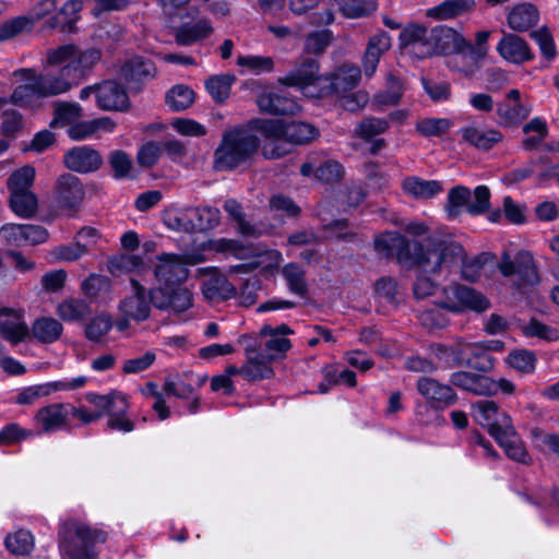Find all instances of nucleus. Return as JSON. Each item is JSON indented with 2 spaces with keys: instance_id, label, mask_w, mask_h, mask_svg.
<instances>
[{
  "instance_id": "f257e3e1",
  "label": "nucleus",
  "mask_w": 559,
  "mask_h": 559,
  "mask_svg": "<svg viewBox=\"0 0 559 559\" xmlns=\"http://www.w3.org/2000/svg\"><path fill=\"white\" fill-rule=\"evenodd\" d=\"M427 249L429 255H417V260L426 265L425 271H448L461 263L463 278L471 282L479 278L484 265L491 260L489 253L466 258L463 246L451 234L441 231L435 233L428 239Z\"/></svg>"
},
{
  "instance_id": "f03ea898",
  "label": "nucleus",
  "mask_w": 559,
  "mask_h": 559,
  "mask_svg": "<svg viewBox=\"0 0 559 559\" xmlns=\"http://www.w3.org/2000/svg\"><path fill=\"white\" fill-rule=\"evenodd\" d=\"M130 290L121 299L119 310L126 319L143 321L148 318L151 306L160 310L183 312L192 306V293L189 289L162 287L147 290L138 280H130Z\"/></svg>"
},
{
  "instance_id": "7ed1b4c3",
  "label": "nucleus",
  "mask_w": 559,
  "mask_h": 559,
  "mask_svg": "<svg viewBox=\"0 0 559 559\" xmlns=\"http://www.w3.org/2000/svg\"><path fill=\"white\" fill-rule=\"evenodd\" d=\"M471 415L480 426L487 428L489 435L504 450L506 454L521 463L528 462V454L522 440L515 432L511 417L490 400H481L472 404Z\"/></svg>"
},
{
  "instance_id": "20e7f679",
  "label": "nucleus",
  "mask_w": 559,
  "mask_h": 559,
  "mask_svg": "<svg viewBox=\"0 0 559 559\" xmlns=\"http://www.w3.org/2000/svg\"><path fill=\"white\" fill-rule=\"evenodd\" d=\"M252 127L264 141L262 152L266 158H278L289 152L288 144H304L318 134L314 127L298 121L258 118L252 119Z\"/></svg>"
},
{
  "instance_id": "39448f33",
  "label": "nucleus",
  "mask_w": 559,
  "mask_h": 559,
  "mask_svg": "<svg viewBox=\"0 0 559 559\" xmlns=\"http://www.w3.org/2000/svg\"><path fill=\"white\" fill-rule=\"evenodd\" d=\"M254 131L258 132L252 127V120L247 127L226 130L214 153V168L230 170L250 159L260 145V139Z\"/></svg>"
},
{
  "instance_id": "423d86ee",
  "label": "nucleus",
  "mask_w": 559,
  "mask_h": 559,
  "mask_svg": "<svg viewBox=\"0 0 559 559\" xmlns=\"http://www.w3.org/2000/svg\"><path fill=\"white\" fill-rule=\"evenodd\" d=\"M163 10L169 15L175 28L177 44L191 46L207 38L213 33L211 22L199 15V11L189 8L190 2H163Z\"/></svg>"
},
{
  "instance_id": "0eeeda50",
  "label": "nucleus",
  "mask_w": 559,
  "mask_h": 559,
  "mask_svg": "<svg viewBox=\"0 0 559 559\" xmlns=\"http://www.w3.org/2000/svg\"><path fill=\"white\" fill-rule=\"evenodd\" d=\"M106 538V533L98 528L70 521L63 527L60 551L64 559H97Z\"/></svg>"
},
{
  "instance_id": "6e6552de",
  "label": "nucleus",
  "mask_w": 559,
  "mask_h": 559,
  "mask_svg": "<svg viewBox=\"0 0 559 559\" xmlns=\"http://www.w3.org/2000/svg\"><path fill=\"white\" fill-rule=\"evenodd\" d=\"M102 51L96 48L79 49L74 45H63L47 51V63L60 66L66 63V74L71 73L80 83L100 61Z\"/></svg>"
},
{
  "instance_id": "1a4fd4ad",
  "label": "nucleus",
  "mask_w": 559,
  "mask_h": 559,
  "mask_svg": "<svg viewBox=\"0 0 559 559\" xmlns=\"http://www.w3.org/2000/svg\"><path fill=\"white\" fill-rule=\"evenodd\" d=\"M433 234L424 239L423 242L411 243L403 235L396 231H385L374 239V250L381 257L395 255L401 263L418 265L425 271L424 263L417 260V255H429L427 241Z\"/></svg>"
},
{
  "instance_id": "9d476101",
  "label": "nucleus",
  "mask_w": 559,
  "mask_h": 559,
  "mask_svg": "<svg viewBox=\"0 0 559 559\" xmlns=\"http://www.w3.org/2000/svg\"><path fill=\"white\" fill-rule=\"evenodd\" d=\"M86 401L93 405L95 413H102V417L105 414L108 415L109 429L124 433L134 429V423L127 417L129 404L126 394L121 392H111L106 395L88 393Z\"/></svg>"
},
{
  "instance_id": "9b49d317",
  "label": "nucleus",
  "mask_w": 559,
  "mask_h": 559,
  "mask_svg": "<svg viewBox=\"0 0 559 559\" xmlns=\"http://www.w3.org/2000/svg\"><path fill=\"white\" fill-rule=\"evenodd\" d=\"M318 71L317 61L308 59L278 81L297 87L307 97H322L328 94V79L319 75Z\"/></svg>"
},
{
  "instance_id": "f8f14e48",
  "label": "nucleus",
  "mask_w": 559,
  "mask_h": 559,
  "mask_svg": "<svg viewBox=\"0 0 559 559\" xmlns=\"http://www.w3.org/2000/svg\"><path fill=\"white\" fill-rule=\"evenodd\" d=\"M213 248L221 252H226L235 255L238 259H246L250 255H254V261L249 264H241L234 267V271L238 272L241 269H255L261 267L264 271L271 272L276 269L282 262V254L277 250H265L263 252L254 254L253 249L242 246L237 240L231 239H218L213 241Z\"/></svg>"
},
{
  "instance_id": "ddd939ff",
  "label": "nucleus",
  "mask_w": 559,
  "mask_h": 559,
  "mask_svg": "<svg viewBox=\"0 0 559 559\" xmlns=\"http://www.w3.org/2000/svg\"><path fill=\"white\" fill-rule=\"evenodd\" d=\"M154 276L159 284L157 287L168 292L171 289H187L179 286L188 277L187 261L173 253L159 254L154 263Z\"/></svg>"
},
{
  "instance_id": "4468645a",
  "label": "nucleus",
  "mask_w": 559,
  "mask_h": 559,
  "mask_svg": "<svg viewBox=\"0 0 559 559\" xmlns=\"http://www.w3.org/2000/svg\"><path fill=\"white\" fill-rule=\"evenodd\" d=\"M498 269L506 277H516L519 286L535 285L539 281L534 258L528 251H519L514 260L509 253L503 252Z\"/></svg>"
},
{
  "instance_id": "2eb2a0df",
  "label": "nucleus",
  "mask_w": 559,
  "mask_h": 559,
  "mask_svg": "<svg viewBox=\"0 0 559 559\" xmlns=\"http://www.w3.org/2000/svg\"><path fill=\"white\" fill-rule=\"evenodd\" d=\"M443 294L442 307L453 312L465 310L483 312L489 307L485 296L467 286L455 284L444 288Z\"/></svg>"
},
{
  "instance_id": "dca6fc26",
  "label": "nucleus",
  "mask_w": 559,
  "mask_h": 559,
  "mask_svg": "<svg viewBox=\"0 0 559 559\" xmlns=\"http://www.w3.org/2000/svg\"><path fill=\"white\" fill-rule=\"evenodd\" d=\"M0 311L1 337L13 345L23 342L29 333L24 311L8 307H2Z\"/></svg>"
},
{
  "instance_id": "f3484780",
  "label": "nucleus",
  "mask_w": 559,
  "mask_h": 559,
  "mask_svg": "<svg viewBox=\"0 0 559 559\" xmlns=\"http://www.w3.org/2000/svg\"><path fill=\"white\" fill-rule=\"evenodd\" d=\"M400 45L408 55L426 58L433 55L430 36L427 28L417 24L407 25L400 34Z\"/></svg>"
},
{
  "instance_id": "a211bd4d",
  "label": "nucleus",
  "mask_w": 559,
  "mask_h": 559,
  "mask_svg": "<svg viewBox=\"0 0 559 559\" xmlns=\"http://www.w3.org/2000/svg\"><path fill=\"white\" fill-rule=\"evenodd\" d=\"M55 2H38L39 8L31 16H17L0 25V41L9 40L20 34L31 32L36 21L50 14Z\"/></svg>"
},
{
  "instance_id": "6ab92c4d",
  "label": "nucleus",
  "mask_w": 559,
  "mask_h": 559,
  "mask_svg": "<svg viewBox=\"0 0 559 559\" xmlns=\"http://www.w3.org/2000/svg\"><path fill=\"white\" fill-rule=\"evenodd\" d=\"M300 173L306 177L314 174L318 180L331 183L342 179L344 169L335 159H326L320 163V155L312 153L308 156V160L301 165Z\"/></svg>"
},
{
  "instance_id": "aec40b11",
  "label": "nucleus",
  "mask_w": 559,
  "mask_h": 559,
  "mask_svg": "<svg viewBox=\"0 0 559 559\" xmlns=\"http://www.w3.org/2000/svg\"><path fill=\"white\" fill-rule=\"evenodd\" d=\"M87 379L84 376L60 381H53L40 385L29 386L17 396L19 404H31L40 396H46L57 391H70L85 385Z\"/></svg>"
},
{
  "instance_id": "412c9836",
  "label": "nucleus",
  "mask_w": 559,
  "mask_h": 559,
  "mask_svg": "<svg viewBox=\"0 0 559 559\" xmlns=\"http://www.w3.org/2000/svg\"><path fill=\"white\" fill-rule=\"evenodd\" d=\"M430 40L433 53H459L471 46L460 33L447 26L431 29Z\"/></svg>"
},
{
  "instance_id": "4be33fe9",
  "label": "nucleus",
  "mask_w": 559,
  "mask_h": 559,
  "mask_svg": "<svg viewBox=\"0 0 559 559\" xmlns=\"http://www.w3.org/2000/svg\"><path fill=\"white\" fill-rule=\"evenodd\" d=\"M78 84L71 73L66 74V63L58 73L36 74L37 94L41 97L67 93Z\"/></svg>"
},
{
  "instance_id": "5701e85b",
  "label": "nucleus",
  "mask_w": 559,
  "mask_h": 559,
  "mask_svg": "<svg viewBox=\"0 0 559 559\" xmlns=\"http://www.w3.org/2000/svg\"><path fill=\"white\" fill-rule=\"evenodd\" d=\"M67 168L86 174L97 170L102 165L99 153L88 146H76L68 151L63 157Z\"/></svg>"
},
{
  "instance_id": "b1692460",
  "label": "nucleus",
  "mask_w": 559,
  "mask_h": 559,
  "mask_svg": "<svg viewBox=\"0 0 559 559\" xmlns=\"http://www.w3.org/2000/svg\"><path fill=\"white\" fill-rule=\"evenodd\" d=\"M57 201L63 209L75 210L84 198L80 179L71 174L61 175L57 180Z\"/></svg>"
},
{
  "instance_id": "393cba45",
  "label": "nucleus",
  "mask_w": 559,
  "mask_h": 559,
  "mask_svg": "<svg viewBox=\"0 0 559 559\" xmlns=\"http://www.w3.org/2000/svg\"><path fill=\"white\" fill-rule=\"evenodd\" d=\"M292 333L293 331L286 324H281L276 328H272L270 325L261 328L260 335L266 338L264 347L269 359H278L285 355L292 346L290 341L286 338V335Z\"/></svg>"
},
{
  "instance_id": "a878e982",
  "label": "nucleus",
  "mask_w": 559,
  "mask_h": 559,
  "mask_svg": "<svg viewBox=\"0 0 559 559\" xmlns=\"http://www.w3.org/2000/svg\"><path fill=\"white\" fill-rule=\"evenodd\" d=\"M497 51L502 59L513 64H522L533 58L527 43L514 34H504L497 45Z\"/></svg>"
},
{
  "instance_id": "bb28decb",
  "label": "nucleus",
  "mask_w": 559,
  "mask_h": 559,
  "mask_svg": "<svg viewBox=\"0 0 559 559\" xmlns=\"http://www.w3.org/2000/svg\"><path fill=\"white\" fill-rule=\"evenodd\" d=\"M97 106L103 110H123L129 106L124 88L115 81L98 84Z\"/></svg>"
},
{
  "instance_id": "cd10ccee",
  "label": "nucleus",
  "mask_w": 559,
  "mask_h": 559,
  "mask_svg": "<svg viewBox=\"0 0 559 559\" xmlns=\"http://www.w3.org/2000/svg\"><path fill=\"white\" fill-rule=\"evenodd\" d=\"M70 409V404H50L41 407L35 419L44 432L61 430L67 427Z\"/></svg>"
},
{
  "instance_id": "c85d7f7f",
  "label": "nucleus",
  "mask_w": 559,
  "mask_h": 559,
  "mask_svg": "<svg viewBox=\"0 0 559 559\" xmlns=\"http://www.w3.org/2000/svg\"><path fill=\"white\" fill-rule=\"evenodd\" d=\"M391 37L385 32H379L368 40L362 58V69L366 76L374 74L378 63L383 53L391 48Z\"/></svg>"
},
{
  "instance_id": "c756f323",
  "label": "nucleus",
  "mask_w": 559,
  "mask_h": 559,
  "mask_svg": "<svg viewBox=\"0 0 559 559\" xmlns=\"http://www.w3.org/2000/svg\"><path fill=\"white\" fill-rule=\"evenodd\" d=\"M459 133L469 145L484 151L492 148L503 139L500 131L496 129L481 128L475 123L462 127Z\"/></svg>"
},
{
  "instance_id": "7c9ffc66",
  "label": "nucleus",
  "mask_w": 559,
  "mask_h": 559,
  "mask_svg": "<svg viewBox=\"0 0 559 559\" xmlns=\"http://www.w3.org/2000/svg\"><path fill=\"white\" fill-rule=\"evenodd\" d=\"M417 389L436 407L447 406L455 401V394L451 386L441 384L431 378H420L417 382Z\"/></svg>"
},
{
  "instance_id": "2f4dec72",
  "label": "nucleus",
  "mask_w": 559,
  "mask_h": 559,
  "mask_svg": "<svg viewBox=\"0 0 559 559\" xmlns=\"http://www.w3.org/2000/svg\"><path fill=\"white\" fill-rule=\"evenodd\" d=\"M451 381L454 385L477 395L495 394L493 379L484 374L460 371L452 374Z\"/></svg>"
},
{
  "instance_id": "473e14b6",
  "label": "nucleus",
  "mask_w": 559,
  "mask_h": 559,
  "mask_svg": "<svg viewBox=\"0 0 559 559\" xmlns=\"http://www.w3.org/2000/svg\"><path fill=\"white\" fill-rule=\"evenodd\" d=\"M245 349L247 362L241 367L240 374L249 381L270 378L273 374V369L270 365L272 360L267 356L255 353L251 345H247Z\"/></svg>"
},
{
  "instance_id": "72a5a7b5",
  "label": "nucleus",
  "mask_w": 559,
  "mask_h": 559,
  "mask_svg": "<svg viewBox=\"0 0 559 559\" xmlns=\"http://www.w3.org/2000/svg\"><path fill=\"white\" fill-rule=\"evenodd\" d=\"M13 75L23 84L15 87L11 102L19 106L31 105L34 98L39 97L36 88V72L32 69H20L14 71Z\"/></svg>"
},
{
  "instance_id": "f704fd0d",
  "label": "nucleus",
  "mask_w": 559,
  "mask_h": 559,
  "mask_svg": "<svg viewBox=\"0 0 559 559\" xmlns=\"http://www.w3.org/2000/svg\"><path fill=\"white\" fill-rule=\"evenodd\" d=\"M404 194L416 200H428L438 195L443 186L438 180H426L417 176H409L401 183Z\"/></svg>"
},
{
  "instance_id": "c9c22d12",
  "label": "nucleus",
  "mask_w": 559,
  "mask_h": 559,
  "mask_svg": "<svg viewBox=\"0 0 559 559\" xmlns=\"http://www.w3.org/2000/svg\"><path fill=\"white\" fill-rule=\"evenodd\" d=\"M257 104L261 111L271 115H294L299 109L294 99L274 92H265L259 95Z\"/></svg>"
},
{
  "instance_id": "e433bc0d",
  "label": "nucleus",
  "mask_w": 559,
  "mask_h": 559,
  "mask_svg": "<svg viewBox=\"0 0 559 559\" xmlns=\"http://www.w3.org/2000/svg\"><path fill=\"white\" fill-rule=\"evenodd\" d=\"M154 75V66L152 62L135 57L121 67L120 76L130 87H136L138 84Z\"/></svg>"
},
{
  "instance_id": "4c0bfd02",
  "label": "nucleus",
  "mask_w": 559,
  "mask_h": 559,
  "mask_svg": "<svg viewBox=\"0 0 559 559\" xmlns=\"http://www.w3.org/2000/svg\"><path fill=\"white\" fill-rule=\"evenodd\" d=\"M469 343L461 340L455 341L451 345L432 344L431 353L444 365L462 364L468 360Z\"/></svg>"
},
{
  "instance_id": "58836bf2",
  "label": "nucleus",
  "mask_w": 559,
  "mask_h": 559,
  "mask_svg": "<svg viewBox=\"0 0 559 559\" xmlns=\"http://www.w3.org/2000/svg\"><path fill=\"white\" fill-rule=\"evenodd\" d=\"M202 294L210 302H219L236 295V287L225 276L214 275L202 284Z\"/></svg>"
},
{
  "instance_id": "ea45409f",
  "label": "nucleus",
  "mask_w": 559,
  "mask_h": 559,
  "mask_svg": "<svg viewBox=\"0 0 559 559\" xmlns=\"http://www.w3.org/2000/svg\"><path fill=\"white\" fill-rule=\"evenodd\" d=\"M539 20V13L531 2L516 4L508 15L509 26L516 32H524L534 26Z\"/></svg>"
},
{
  "instance_id": "a19ab883",
  "label": "nucleus",
  "mask_w": 559,
  "mask_h": 559,
  "mask_svg": "<svg viewBox=\"0 0 559 559\" xmlns=\"http://www.w3.org/2000/svg\"><path fill=\"white\" fill-rule=\"evenodd\" d=\"M361 78L360 69L353 64H343L340 67L332 81L328 79V91L332 88L335 93H347L355 88Z\"/></svg>"
},
{
  "instance_id": "79ce46f5",
  "label": "nucleus",
  "mask_w": 559,
  "mask_h": 559,
  "mask_svg": "<svg viewBox=\"0 0 559 559\" xmlns=\"http://www.w3.org/2000/svg\"><path fill=\"white\" fill-rule=\"evenodd\" d=\"M108 267L110 273L116 276L123 273L143 275L150 271V265L142 257L136 254H120L110 259Z\"/></svg>"
},
{
  "instance_id": "37998d69",
  "label": "nucleus",
  "mask_w": 559,
  "mask_h": 559,
  "mask_svg": "<svg viewBox=\"0 0 559 559\" xmlns=\"http://www.w3.org/2000/svg\"><path fill=\"white\" fill-rule=\"evenodd\" d=\"M58 12L47 19L51 28H60L62 32H72L78 21V13L81 10V2H62L57 9Z\"/></svg>"
},
{
  "instance_id": "c03bdc74",
  "label": "nucleus",
  "mask_w": 559,
  "mask_h": 559,
  "mask_svg": "<svg viewBox=\"0 0 559 559\" xmlns=\"http://www.w3.org/2000/svg\"><path fill=\"white\" fill-rule=\"evenodd\" d=\"M91 312L90 305L79 298H67L57 307V314L66 322L83 321Z\"/></svg>"
},
{
  "instance_id": "a18cd8bd",
  "label": "nucleus",
  "mask_w": 559,
  "mask_h": 559,
  "mask_svg": "<svg viewBox=\"0 0 559 559\" xmlns=\"http://www.w3.org/2000/svg\"><path fill=\"white\" fill-rule=\"evenodd\" d=\"M531 110V106L522 102H502L497 106V115L503 126L520 123L530 115Z\"/></svg>"
},
{
  "instance_id": "49530a36",
  "label": "nucleus",
  "mask_w": 559,
  "mask_h": 559,
  "mask_svg": "<svg viewBox=\"0 0 559 559\" xmlns=\"http://www.w3.org/2000/svg\"><path fill=\"white\" fill-rule=\"evenodd\" d=\"M523 132V147L528 151L540 150L548 134V127L544 119L536 117L524 124Z\"/></svg>"
},
{
  "instance_id": "de8ad7c7",
  "label": "nucleus",
  "mask_w": 559,
  "mask_h": 559,
  "mask_svg": "<svg viewBox=\"0 0 559 559\" xmlns=\"http://www.w3.org/2000/svg\"><path fill=\"white\" fill-rule=\"evenodd\" d=\"M237 66L241 68V73L261 75L271 73L274 70L275 62L270 56L243 55L238 56Z\"/></svg>"
},
{
  "instance_id": "09e8293b",
  "label": "nucleus",
  "mask_w": 559,
  "mask_h": 559,
  "mask_svg": "<svg viewBox=\"0 0 559 559\" xmlns=\"http://www.w3.org/2000/svg\"><path fill=\"white\" fill-rule=\"evenodd\" d=\"M62 324L53 318H39L32 326V333L41 343H53L62 333Z\"/></svg>"
},
{
  "instance_id": "8fccbe9b",
  "label": "nucleus",
  "mask_w": 559,
  "mask_h": 559,
  "mask_svg": "<svg viewBox=\"0 0 559 559\" xmlns=\"http://www.w3.org/2000/svg\"><path fill=\"white\" fill-rule=\"evenodd\" d=\"M261 9L265 14H274L281 20H289L310 10L305 2H261Z\"/></svg>"
},
{
  "instance_id": "3c124183",
  "label": "nucleus",
  "mask_w": 559,
  "mask_h": 559,
  "mask_svg": "<svg viewBox=\"0 0 559 559\" xmlns=\"http://www.w3.org/2000/svg\"><path fill=\"white\" fill-rule=\"evenodd\" d=\"M10 207L20 217L33 216L37 209V199L32 191L15 192L10 194Z\"/></svg>"
},
{
  "instance_id": "603ef678",
  "label": "nucleus",
  "mask_w": 559,
  "mask_h": 559,
  "mask_svg": "<svg viewBox=\"0 0 559 559\" xmlns=\"http://www.w3.org/2000/svg\"><path fill=\"white\" fill-rule=\"evenodd\" d=\"M188 214L193 219V230L201 231L214 228L218 225L221 218L218 209L211 206L188 209Z\"/></svg>"
},
{
  "instance_id": "864d4df0",
  "label": "nucleus",
  "mask_w": 559,
  "mask_h": 559,
  "mask_svg": "<svg viewBox=\"0 0 559 559\" xmlns=\"http://www.w3.org/2000/svg\"><path fill=\"white\" fill-rule=\"evenodd\" d=\"M81 288L90 298H106L110 295L112 285L108 277L92 274L82 283Z\"/></svg>"
},
{
  "instance_id": "5fc2aeb1",
  "label": "nucleus",
  "mask_w": 559,
  "mask_h": 559,
  "mask_svg": "<svg viewBox=\"0 0 559 559\" xmlns=\"http://www.w3.org/2000/svg\"><path fill=\"white\" fill-rule=\"evenodd\" d=\"M82 108L76 103H59L55 107L51 127L72 126L81 117Z\"/></svg>"
},
{
  "instance_id": "6e6d98bb",
  "label": "nucleus",
  "mask_w": 559,
  "mask_h": 559,
  "mask_svg": "<svg viewBox=\"0 0 559 559\" xmlns=\"http://www.w3.org/2000/svg\"><path fill=\"white\" fill-rule=\"evenodd\" d=\"M224 210L236 222L238 230L241 235L257 237L262 234V229L260 227L253 226L246 222L242 215L241 206L236 200H226L224 203Z\"/></svg>"
},
{
  "instance_id": "4d7b16f0",
  "label": "nucleus",
  "mask_w": 559,
  "mask_h": 559,
  "mask_svg": "<svg viewBox=\"0 0 559 559\" xmlns=\"http://www.w3.org/2000/svg\"><path fill=\"white\" fill-rule=\"evenodd\" d=\"M234 81V75H214L206 81L205 87L215 102L222 103L229 96L230 87Z\"/></svg>"
},
{
  "instance_id": "13d9d810",
  "label": "nucleus",
  "mask_w": 559,
  "mask_h": 559,
  "mask_svg": "<svg viewBox=\"0 0 559 559\" xmlns=\"http://www.w3.org/2000/svg\"><path fill=\"white\" fill-rule=\"evenodd\" d=\"M282 273L292 293L299 296H304L307 293L305 271L301 266L289 263L283 267Z\"/></svg>"
},
{
  "instance_id": "bf43d9fd",
  "label": "nucleus",
  "mask_w": 559,
  "mask_h": 559,
  "mask_svg": "<svg viewBox=\"0 0 559 559\" xmlns=\"http://www.w3.org/2000/svg\"><path fill=\"white\" fill-rule=\"evenodd\" d=\"M34 546L32 534L25 530L11 533L5 538L7 549L14 555H26Z\"/></svg>"
},
{
  "instance_id": "052dcab7",
  "label": "nucleus",
  "mask_w": 559,
  "mask_h": 559,
  "mask_svg": "<svg viewBox=\"0 0 559 559\" xmlns=\"http://www.w3.org/2000/svg\"><path fill=\"white\" fill-rule=\"evenodd\" d=\"M35 178V169L24 166L15 170L8 179V188L11 193L31 191Z\"/></svg>"
},
{
  "instance_id": "680f3d73",
  "label": "nucleus",
  "mask_w": 559,
  "mask_h": 559,
  "mask_svg": "<svg viewBox=\"0 0 559 559\" xmlns=\"http://www.w3.org/2000/svg\"><path fill=\"white\" fill-rule=\"evenodd\" d=\"M194 100V93L191 88L185 85L174 86L166 96L167 105L176 110H185L192 105Z\"/></svg>"
},
{
  "instance_id": "e2e57ef3",
  "label": "nucleus",
  "mask_w": 559,
  "mask_h": 559,
  "mask_svg": "<svg viewBox=\"0 0 559 559\" xmlns=\"http://www.w3.org/2000/svg\"><path fill=\"white\" fill-rule=\"evenodd\" d=\"M164 224L175 231H193V219L187 210H169L164 215Z\"/></svg>"
},
{
  "instance_id": "0e129e2a",
  "label": "nucleus",
  "mask_w": 559,
  "mask_h": 559,
  "mask_svg": "<svg viewBox=\"0 0 559 559\" xmlns=\"http://www.w3.org/2000/svg\"><path fill=\"white\" fill-rule=\"evenodd\" d=\"M472 198L471 191L463 187L457 186L452 188L448 193V205L447 211L449 216H456L463 206L467 207Z\"/></svg>"
},
{
  "instance_id": "69168bd1",
  "label": "nucleus",
  "mask_w": 559,
  "mask_h": 559,
  "mask_svg": "<svg viewBox=\"0 0 559 559\" xmlns=\"http://www.w3.org/2000/svg\"><path fill=\"white\" fill-rule=\"evenodd\" d=\"M453 123L447 118H428L419 121L417 131L425 136H439L448 132Z\"/></svg>"
},
{
  "instance_id": "338daca9",
  "label": "nucleus",
  "mask_w": 559,
  "mask_h": 559,
  "mask_svg": "<svg viewBox=\"0 0 559 559\" xmlns=\"http://www.w3.org/2000/svg\"><path fill=\"white\" fill-rule=\"evenodd\" d=\"M490 190L487 186H477L467 204V212L472 215H480L489 210L490 206Z\"/></svg>"
},
{
  "instance_id": "774afa93",
  "label": "nucleus",
  "mask_w": 559,
  "mask_h": 559,
  "mask_svg": "<svg viewBox=\"0 0 559 559\" xmlns=\"http://www.w3.org/2000/svg\"><path fill=\"white\" fill-rule=\"evenodd\" d=\"M389 123L381 118H366L356 127V134L362 139L369 140L386 131Z\"/></svg>"
}]
</instances>
